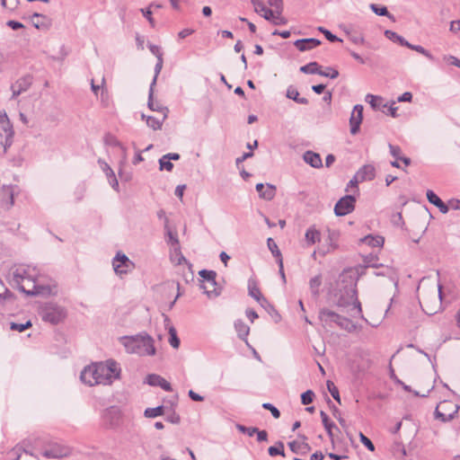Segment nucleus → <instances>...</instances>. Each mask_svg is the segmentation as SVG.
I'll use <instances>...</instances> for the list:
<instances>
[{
	"instance_id": "obj_1",
	"label": "nucleus",
	"mask_w": 460,
	"mask_h": 460,
	"mask_svg": "<svg viewBox=\"0 0 460 460\" xmlns=\"http://www.w3.org/2000/svg\"><path fill=\"white\" fill-rule=\"evenodd\" d=\"M333 301L342 313L350 316H359L362 314L361 305L358 299L357 279L349 271L342 272L333 290Z\"/></svg>"
},
{
	"instance_id": "obj_2",
	"label": "nucleus",
	"mask_w": 460,
	"mask_h": 460,
	"mask_svg": "<svg viewBox=\"0 0 460 460\" xmlns=\"http://www.w3.org/2000/svg\"><path fill=\"white\" fill-rule=\"evenodd\" d=\"M128 353L154 356L156 352L154 339L146 332L122 336L119 339Z\"/></svg>"
},
{
	"instance_id": "obj_3",
	"label": "nucleus",
	"mask_w": 460,
	"mask_h": 460,
	"mask_svg": "<svg viewBox=\"0 0 460 460\" xmlns=\"http://www.w3.org/2000/svg\"><path fill=\"white\" fill-rule=\"evenodd\" d=\"M94 367L99 385H111L115 379L119 377L120 367L112 359L107 360L105 363H94Z\"/></svg>"
},
{
	"instance_id": "obj_4",
	"label": "nucleus",
	"mask_w": 460,
	"mask_h": 460,
	"mask_svg": "<svg viewBox=\"0 0 460 460\" xmlns=\"http://www.w3.org/2000/svg\"><path fill=\"white\" fill-rule=\"evenodd\" d=\"M39 314L43 322L57 325L66 318L67 312L64 306L57 303L48 302L40 307Z\"/></svg>"
},
{
	"instance_id": "obj_5",
	"label": "nucleus",
	"mask_w": 460,
	"mask_h": 460,
	"mask_svg": "<svg viewBox=\"0 0 460 460\" xmlns=\"http://www.w3.org/2000/svg\"><path fill=\"white\" fill-rule=\"evenodd\" d=\"M319 318L326 325L336 323L340 328L348 332H352L356 328L355 324L349 318L327 308L320 310Z\"/></svg>"
},
{
	"instance_id": "obj_6",
	"label": "nucleus",
	"mask_w": 460,
	"mask_h": 460,
	"mask_svg": "<svg viewBox=\"0 0 460 460\" xmlns=\"http://www.w3.org/2000/svg\"><path fill=\"white\" fill-rule=\"evenodd\" d=\"M14 129L5 111H0V146L3 148V154L13 143Z\"/></svg>"
},
{
	"instance_id": "obj_7",
	"label": "nucleus",
	"mask_w": 460,
	"mask_h": 460,
	"mask_svg": "<svg viewBox=\"0 0 460 460\" xmlns=\"http://www.w3.org/2000/svg\"><path fill=\"white\" fill-rule=\"evenodd\" d=\"M19 290L30 296H49L57 295L58 286L55 281H50L48 284L34 282L31 289L27 290L21 286Z\"/></svg>"
},
{
	"instance_id": "obj_8",
	"label": "nucleus",
	"mask_w": 460,
	"mask_h": 460,
	"mask_svg": "<svg viewBox=\"0 0 460 460\" xmlns=\"http://www.w3.org/2000/svg\"><path fill=\"white\" fill-rule=\"evenodd\" d=\"M460 406L450 401H444L437 406L435 410V418L443 422H448L454 420L459 411Z\"/></svg>"
},
{
	"instance_id": "obj_9",
	"label": "nucleus",
	"mask_w": 460,
	"mask_h": 460,
	"mask_svg": "<svg viewBox=\"0 0 460 460\" xmlns=\"http://www.w3.org/2000/svg\"><path fill=\"white\" fill-rule=\"evenodd\" d=\"M122 413L118 406L106 408L102 413V420L105 427L115 429L120 425Z\"/></svg>"
},
{
	"instance_id": "obj_10",
	"label": "nucleus",
	"mask_w": 460,
	"mask_h": 460,
	"mask_svg": "<svg viewBox=\"0 0 460 460\" xmlns=\"http://www.w3.org/2000/svg\"><path fill=\"white\" fill-rule=\"evenodd\" d=\"M71 448L67 446L51 442L47 445L42 452V456L47 458H62L69 456Z\"/></svg>"
},
{
	"instance_id": "obj_11",
	"label": "nucleus",
	"mask_w": 460,
	"mask_h": 460,
	"mask_svg": "<svg viewBox=\"0 0 460 460\" xmlns=\"http://www.w3.org/2000/svg\"><path fill=\"white\" fill-rule=\"evenodd\" d=\"M261 17H263L273 25H285L288 22V20L282 16V12H279V10L272 7H267L261 2Z\"/></svg>"
},
{
	"instance_id": "obj_12",
	"label": "nucleus",
	"mask_w": 460,
	"mask_h": 460,
	"mask_svg": "<svg viewBox=\"0 0 460 460\" xmlns=\"http://www.w3.org/2000/svg\"><path fill=\"white\" fill-rule=\"evenodd\" d=\"M356 198L353 195H345L341 198L334 206V213L338 217H343L351 213L355 208Z\"/></svg>"
},
{
	"instance_id": "obj_13",
	"label": "nucleus",
	"mask_w": 460,
	"mask_h": 460,
	"mask_svg": "<svg viewBox=\"0 0 460 460\" xmlns=\"http://www.w3.org/2000/svg\"><path fill=\"white\" fill-rule=\"evenodd\" d=\"M112 266L115 273L121 276L128 273L134 268V263L126 254L118 252L112 260Z\"/></svg>"
},
{
	"instance_id": "obj_14",
	"label": "nucleus",
	"mask_w": 460,
	"mask_h": 460,
	"mask_svg": "<svg viewBox=\"0 0 460 460\" xmlns=\"http://www.w3.org/2000/svg\"><path fill=\"white\" fill-rule=\"evenodd\" d=\"M32 82L33 76L27 74L12 84V99H16L20 94L26 92L32 84Z\"/></svg>"
},
{
	"instance_id": "obj_15",
	"label": "nucleus",
	"mask_w": 460,
	"mask_h": 460,
	"mask_svg": "<svg viewBox=\"0 0 460 460\" xmlns=\"http://www.w3.org/2000/svg\"><path fill=\"white\" fill-rule=\"evenodd\" d=\"M363 111L364 108L361 104H357L354 106L350 118H349V126H350V134L357 135L360 130V125L363 120Z\"/></svg>"
},
{
	"instance_id": "obj_16",
	"label": "nucleus",
	"mask_w": 460,
	"mask_h": 460,
	"mask_svg": "<svg viewBox=\"0 0 460 460\" xmlns=\"http://www.w3.org/2000/svg\"><path fill=\"white\" fill-rule=\"evenodd\" d=\"M17 189H18L17 186H4L3 187V189L0 192V195L2 196L1 205L6 210H9L14 205V195L16 193Z\"/></svg>"
},
{
	"instance_id": "obj_17",
	"label": "nucleus",
	"mask_w": 460,
	"mask_h": 460,
	"mask_svg": "<svg viewBox=\"0 0 460 460\" xmlns=\"http://www.w3.org/2000/svg\"><path fill=\"white\" fill-rule=\"evenodd\" d=\"M145 383L149 385L150 386H159L166 392L172 391L171 384L157 374H148L146 376Z\"/></svg>"
},
{
	"instance_id": "obj_18",
	"label": "nucleus",
	"mask_w": 460,
	"mask_h": 460,
	"mask_svg": "<svg viewBox=\"0 0 460 460\" xmlns=\"http://www.w3.org/2000/svg\"><path fill=\"white\" fill-rule=\"evenodd\" d=\"M32 25L41 31H48L52 26V20L45 14L34 13L31 15Z\"/></svg>"
},
{
	"instance_id": "obj_19",
	"label": "nucleus",
	"mask_w": 460,
	"mask_h": 460,
	"mask_svg": "<svg viewBox=\"0 0 460 460\" xmlns=\"http://www.w3.org/2000/svg\"><path fill=\"white\" fill-rule=\"evenodd\" d=\"M94 368V364H92L83 369L80 375V379L83 383L89 385L90 386L99 385Z\"/></svg>"
},
{
	"instance_id": "obj_20",
	"label": "nucleus",
	"mask_w": 460,
	"mask_h": 460,
	"mask_svg": "<svg viewBox=\"0 0 460 460\" xmlns=\"http://www.w3.org/2000/svg\"><path fill=\"white\" fill-rule=\"evenodd\" d=\"M320 44L321 40L314 38L299 39L294 42V46L302 52L313 49Z\"/></svg>"
},
{
	"instance_id": "obj_21",
	"label": "nucleus",
	"mask_w": 460,
	"mask_h": 460,
	"mask_svg": "<svg viewBox=\"0 0 460 460\" xmlns=\"http://www.w3.org/2000/svg\"><path fill=\"white\" fill-rule=\"evenodd\" d=\"M298 437L301 438L303 441L301 443L291 441L288 443V447L293 453L305 455L311 450V447L305 441L307 438L305 435L298 434Z\"/></svg>"
},
{
	"instance_id": "obj_22",
	"label": "nucleus",
	"mask_w": 460,
	"mask_h": 460,
	"mask_svg": "<svg viewBox=\"0 0 460 460\" xmlns=\"http://www.w3.org/2000/svg\"><path fill=\"white\" fill-rule=\"evenodd\" d=\"M427 199L429 203L436 206L439 211L443 214H447L449 211V206H447L445 202L431 190H428L426 192Z\"/></svg>"
},
{
	"instance_id": "obj_23",
	"label": "nucleus",
	"mask_w": 460,
	"mask_h": 460,
	"mask_svg": "<svg viewBox=\"0 0 460 460\" xmlns=\"http://www.w3.org/2000/svg\"><path fill=\"white\" fill-rule=\"evenodd\" d=\"M365 100L370 104L374 111H382V112H385V109L388 106V102H384V99L381 96L367 93Z\"/></svg>"
},
{
	"instance_id": "obj_24",
	"label": "nucleus",
	"mask_w": 460,
	"mask_h": 460,
	"mask_svg": "<svg viewBox=\"0 0 460 460\" xmlns=\"http://www.w3.org/2000/svg\"><path fill=\"white\" fill-rule=\"evenodd\" d=\"M320 416L322 419L323 425L331 439V442L332 444V447H334V435L332 432V429H336L339 431L338 427L335 425L334 422L331 421L329 419V416L327 413L323 411H320Z\"/></svg>"
},
{
	"instance_id": "obj_25",
	"label": "nucleus",
	"mask_w": 460,
	"mask_h": 460,
	"mask_svg": "<svg viewBox=\"0 0 460 460\" xmlns=\"http://www.w3.org/2000/svg\"><path fill=\"white\" fill-rule=\"evenodd\" d=\"M357 178L360 181H371L376 176L375 167L371 164L363 165L357 172Z\"/></svg>"
},
{
	"instance_id": "obj_26",
	"label": "nucleus",
	"mask_w": 460,
	"mask_h": 460,
	"mask_svg": "<svg viewBox=\"0 0 460 460\" xmlns=\"http://www.w3.org/2000/svg\"><path fill=\"white\" fill-rule=\"evenodd\" d=\"M304 161L314 168H320L323 166L321 155L314 151H306L303 155Z\"/></svg>"
},
{
	"instance_id": "obj_27",
	"label": "nucleus",
	"mask_w": 460,
	"mask_h": 460,
	"mask_svg": "<svg viewBox=\"0 0 460 460\" xmlns=\"http://www.w3.org/2000/svg\"><path fill=\"white\" fill-rule=\"evenodd\" d=\"M163 63H164V60H163V57H158L157 58V62L155 66V75H154V78L150 84V86H149V106L151 107L153 105V93H154V88L156 84V81H157V76L158 75L160 74L161 70H162V67H163Z\"/></svg>"
},
{
	"instance_id": "obj_28",
	"label": "nucleus",
	"mask_w": 460,
	"mask_h": 460,
	"mask_svg": "<svg viewBox=\"0 0 460 460\" xmlns=\"http://www.w3.org/2000/svg\"><path fill=\"white\" fill-rule=\"evenodd\" d=\"M261 307H263L267 313L270 315L272 321L278 323L281 320V315L279 312L271 305L267 299L261 294Z\"/></svg>"
},
{
	"instance_id": "obj_29",
	"label": "nucleus",
	"mask_w": 460,
	"mask_h": 460,
	"mask_svg": "<svg viewBox=\"0 0 460 460\" xmlns=\"http://www.w3.org/2000/svg\"><path fill=\"white\" fill-rule=\"evenodd\" d=\"M164 229L166 236V243L174 248L180 247V242L176 233H173L169 226V219L165 218Z\"/></svg>"
},
{
	"instance_id": "obj_30",
	"label": "nucleus",
	"mask_w": 460,
	"mask_h": 460,
	"mask_svg": "<svg viewBox=\"0 0 460 460\" xmlns=\"http://www.w3.org/2000/svg\"><path fill=\"white\" fill-rule=\"evenodd\" d=\"M305 238L307 245H313L320 242L321 233L315 226H310L305 232Z\"/></svg>"
},
{
	"instance_id": "obj_31",
	"label": "nucleus",
	"mask_w": 460,
	"mask_h": 460,
	"mask_svg": "<svg viewBox=\"0 0 460 460\" xmlns=\"http://www.w3.org/2000/svg\"><path fill=\"white\" fill-rule=\"evenodd\" d=\"M276 195V186L261 182V199L271 200Z\"/></svg>"
},
{
	"instance_id": "obj_32",
	"label": "nucleus",
	"mask_w": 460,
	"mask_h": 460,
	"mask_svg": "<svg viewBox=\"0 0 460 460\" xmlns=\"http://www.w3.org/2000/svg\"><path fill=\"white\" fill-rule=\"evenodd\" d=\"M363 243H366L371 247H382L385 243L384 237L380 235L373 236L371 234L363 237L360 240Z\"/></svg>"
},
{
	"instance_id": "obj_33",
	"label": "nucleus",
	"mask_w": 460,
	"mask_h": 460,
	"mask_svg": "<svg viewBox=\"0 0 460 460\" xmlns=\"http://www.w3.org/2000/svg\"><path fill=\"white\" fill-rule=\"evenodd\" d=\"M385 36L391 41L398 43L402 47H407L409 45V41H407L403 37L391 30H386L385 31Z\"/></svg>"
},
{
	"instance_id": "obj_34",
	"label": "nucleus",
	"mask_w": 460,
	"mask_h": 460,
	"mask_svg": "<svg viewBox=\"0 0 460 460\" xmlns=\"http://www.w3.org/2000/svg\"><path fill=\"white\" fill-rule=\"evenodd\" d=\"M234 329L241 340H245L249 334L250 328L242 320H236L234 322Z\"/></svg>"
},
{
	"instance_id": "obj_35",
	"label": "nucleus",
	"mask_w": 460,
	"mask_h": 460,
	"mask_svg": "<svg viewBox=\"0 0 460 460\" xmlns=\"http://www.w3.org/2000/svg\"><path fill=\"white\" fill-rule=\"evenodd\" d=\"M199 275L202 279V281H207V282L210 283L212 286H216V284H217L216 271L204 269V270H199Z\"/></svg>"
},
{
	"instance_id": "obj_36",
	"label": "nucleus",
	"mask_w": 460,
	"mask_h": 460,
	"mask_svg": "<svg viewBox=\"0 0 460 460\" xmlns=\"http://www.w3.org/2000/svg\"><path fill=\"white\" fill-rule=\"evenodd\" d=\"M322 285V276L316 275L314 278H312L309 281L310 290L314 296H318L320 291L319 288Z\"/></svg>"
},
{
	"instance_id": "obj_37",
	"label": "nucleus",
	"mask_w": 460,
	"mask_h": 460,
	"mask_svg": "<svg viewBox=\"0 0 460 460\" xmlns=\"http://www.w3.org/2000/svg\"><path fill=\"white\" fill-rule=\"evenodd\" d=\"M320 68L321 66L317 62L314 61L302 66L300 67V71L304 74L318 75Z\"/></svg>"
},
{
	"instance_id": "obj_38",
	"label": "nucleus",
	"mask_w": 460,
	"mask_h": 460,
	"mask_svg": "<svg viewBox=\"0 0 460 460\" xmlns=\"http://www.w3.org/2000/svg\"><path fill=\"white\" fill-rule=\"evenodd\" d=\"M164 414V406L159 405L155 408H146L144 411V415L146 418H156Z\"/></svg>"
},
{
	"instance_id": "obj_39",
	"label": "nucleus",
	"mask_w": 460,
	"mask_h": 460,
	"mask_svg": "<svg viewBox=\"0 0 460 460\" xmlns=\"http://www.w3.org/2000/svg\"><path fill=\"white\" fill-rule=\"evenodd\" d=\"M270 456H285L284 444L281 441L277 442L274 446H271L268 449Z\"/></svg>"
},
{
	"instance_id": "obj_40",
	"label": "nucleus",
	"mask_w": 460,
	"mask_h": 460,
	"mask_svg": "<svg viewBox=\"0 0 460 460\" xmlns=\"http://www.w3.org/2000/svg\"><path fill=\"white\" fill-rule=\"evenodd\" d=\"M370 9L379 16H386L388 18H393V15L389 13L388 9L385 5H378L376 4H371Z\"/></svg>"
},
{
	"instance_id": "obj_41",
	"label": "nucleus",
	"mask_w": 460,
	"mask_h": 460,
	"mask_svg": "<svg viewBox=\"0 0 460 460\" xmlns=\"http://www.w3.org/2000/svg\"><path fill=\"white\" fill-rule=\"evenodd\" d=\"M169 343L170 345L173 348V349H178L180 344H181V341L177 335V332H176V329L173 327V326H170L169 328Z\"/></svg>"
},
{
	"instance_id": "obj_42",
	"label": "nucleus",
	"mask_w": 460,
	"mask_h": 460,
	"mask_svg": "<svg viewBox=\"0 0 460 460\" xmlns=\"http://www.w3.org/2000/svg\"><path fill=\"white\" fill-rule=\"evenodd\" d=\"M248 291L249 295L259 302V288L257 287V281L253 278H251L248 281Z\"/></svg>"
},
{
	"instance_id": "obj_43",
	"label": "nucleus",
	"mask_w": 460,
	"mask_h": 460,
	"mask_svg": "<svg viewBox=\"0 0 460 460\" xmlns=\"http://www.w3.org/2000/svg\"><path fill=\"white\" fill-rule=\"evenodd\" d=\"M406 48L415 50L416 52L425 56L431 61H433L435 59L434 56L420 45H413L409 42V45Z\"/></svg>"
},
{
	"instance_id": "obj_44",
	"label": "nucleus",
	"mask_w": 460,
	"mask_h": 460,
	"mask_svg": "<svg viewBox=\"0 0 460 460\" xmlns=\"http://www.w3.org/2000/svg\"><path fill=\"white\" fill-rule=\"evenodd\" d=\"M158 163L160 171L172 172L174 167L173 164L166 158L165 155L159 159Z\"/></svg>"
},
{
	"instance_id": "obj_45",
	"label": "nucleus",
	"mask_w": 460,
	"mask_h": 460,
	"mask_svg": "<svg viewBox=\"0 0 460 460\" xmlns=\"http://www.w3.org/2000/svg\"><path fill=\"white\" fill-rule=\"evenodd\" d=\"M164 121L163 118L158 119L153 116L146 117V125L154 130L161 129Z\"/></svg>"
},
{
	"instance_id": "obj_46",
	"label": "nucleus",
	"mask_w": 460,
	"mask_h": 460,
	"mask_svg": "<svg viewBox=\"0 0 460 460\" xmlns=\"http://www.w3.org/2000/svg\"><path fill=\"white\" fill-rule=\"evenodd\" d=\"M318 75L331 79H335L339 76V71L332 66L326 67L325 70H323L321 67Z\"/></svg>"
},
{
	"instance_id": "obj_47",
	"label": "nucleus",
	"mask_w": 460,
	"mask_h": 460,
	"mask_svg": "<svg viewBox=\"0 0 460 460\" xmlns=\"http://www.w3.org/2000/svg\"><path fill=\"white\" fill-rule=\"evenodd\" d=\"M267 244L269 250L271 252L272 255L279 260L281 257V252L276 243V242L272 238H268Z\"/></svg>"
},
{
	"instance_id": "obj_48",
	"label": "nucleus",
	"mask_w": 460,
	"mask_h": 460,
	"mask_svg": "<svg viewBox=\"0 0 460 460\" xmlns=\"http://www.w3.org/2000/svg\"><path fill=\"white\" fill-rule=\"evenodd\" d=\"M327 389L330 392L332 398L341 404V401L339 389L337 388V386L334 385L333 382L327 381Z\"/></svg>"
},
{
	"instance_id": "obj_49",
	"label": "nucleus",
	"mask_w": 460,
	"mask_h": 460,
	"mask_svg": "<svg viewBox=\"0 0 460 460\" xmlns=\"http://www.w3.org/2000/svg\"><path fill=\"white\" fill-rule=\"evenodd\" d=\"M103 142L106 146H116V147H119L121 146V142L119 141L117 139V137L111 134V133H106L104 137H103Z\"/></svg>"
},
{
	"instance_id": "obj_50",
	"label": "nucleus",
	"mask_w": 460,
	"mask_h": 460,
	"mask_svg": "<svg viewBox=\"0 0 460 460\" xmlns=\"http://www.w3.org/2000/svg\"><path fill=\"white\" fill-rule=\"evenodd\" d=\"M31 325H32V323H31V322L30 320L27 321L24 323H17L12 322L10 323V329L12 331H16L18 332H22L26 331L27 329L31 328Z\"/></svg>"
},
{
	"instance_id": "obj_51",
	"label": "nucleus",
	"mask_w": 460,
	"mask_h": 460,
	"mask_svg": "<svg viewBox=\"0 0 460 460\" xmlns=\"http://www.w3.org/2000/svg\"><path fill=\"white\" fill-rule=\"evenodd\" d=\"M147 107L151 111L162 112L163 113V120H165L167 119L168 112H169V110L167 107L162 106L160 104H156V103H155L154 101H153V105L150 107L149 106V99L147 100Z\"/></svg>"
},
{
	"instance_id": "obj_52",
	"label": "nucleus",
	"mask_w": 460,
	"mask_h": 460,
	"mask_svg": "<svg viewBox=\"0 0 460 460\" xmlns=\"http://www.w3.org/2000/svg\"><path fill=\"white\" fill-rule=\"evenodd\" d=\"M26 446H27V442L25 440H23L21 443L17 444L12 449V452L15 453L16 456L18 455V453H20L21 455H22V453H24L26 455H30L31 456H34V455L26 448Z\"/></svg>"
},
{
	"instance_id": "obj_53",
	"label": "nucleus",
	"mask_w": 460,
	"mask_h": 460,
	"mask_svg": "<svg viewBox=\"0 0 460 460\" xmlns=\"http://www.w3.org/2000/svg\"><path fill=\"white\" fill-rule=\"evenodd\" d=\"M314 393L312 390H307L301 394V403L304 405H309L314 402Z\"/></svg>"
},
{
	"instance_id": "obj_54",
	"label": "nucleus",
	"mask_w": 460,
	"mask_h": 460,
	"mask_svg": "<svg viewBox=\"0 0 460 460\" xmlns=\"http://www.w3.org/2000/svg\"><path fill=\"white\" fill-rule=\"evenodd\" d=\"M237 428L243 433H246L250 437H252V436L256 435L257 436V440L259 441V428H257V427L247 428V427L243 426V425H237Z\"/></svg>"
},
{
	"instance_id": "obj_55",
	"label": "nucleus",
	"mask_w": 460,
	"mask_h": 460,
	"mask_svg": "<svg viewBox=\"0 0 460 460\" xmlns=\"http://www.w3.org/2000/svg\"><path fill=\"white\" fill-rule=\"evenodd\" d=\"M0 286H3V281L1 279H0ZM0 299L12 302L16 299V296L12 291H10L8 288H4V292L0 293Z\"/></svg>"
},
{
	"instance_id": "obj_56",
	"label": "nucleus",
	"mask_w": 460,
	"mask_h": 460,
	"mask_svg": "<svg viewBox=\"0 0 460 460\" xmlns=\"http://www.w3.org/2000/svg\"><path fill=\"white\" fill-rule=\"evenodd\" d=\"M261 407L270 411L274 419H279L280 417V411L273 404L270 402H264L261 404Z\"/></svg>"
},
{
	"instance_id": "obj_57",
	"label": "nucleus",
	"mask_w": 460,
	"mask_h": 460,
	"mask_svg": "<svg viewBox=\"0 0 460 460\" xmlns=\"http://www.w3.org/2000/svg\"><path fill=\"white\" fill-rule=\"evenodd\" d=\"M359 436V440L360 442L371 452H374L375 451V445L373 444V442L367 437L365 436L362 432H359L358 434Z\"/></svg>"
},
{
	"instance_id": "obj_58",
	"label": "nucleus",
	"mask_w": 460,
	"mask_h": 460,
	"mask_svg": "<svg viewBox=\"0 0 460 460\" xmlns=\"http://www.w3.org/2000/svg\"><path fill=\"white\" fill-rule=\"evenodd\" d=\"M319 31L322 33H323L326 40H328L331 42L341 41V40L339 37H337L336 35L332 33L329 30L325 29L323 27H319Z\"/></svg>"
},
{
	"instance_id": "obj_59",
	"label": "nucleus",
	"mask_w": 460,
	"mask_h": 460,
	"mask_svg": "<svg viewBox=\"0 0 460 460\" xmlns=\"http://www.w3.org/2000/svg\"><path fill=\"white\" fill-rule=\"evenodd\" d=\"M395 103L396 102L394 101H392V102L390 104L388 103V106L385 109V113L390 115L393 118H397L398 117V114H397L398 108L395 106Z\"/></svg>"
},
{
	"instance_id": "obj_60",
	"label": "nucleus",
	"mask_w": 460,
	"mask_h": 460,
	"mask_svg": "<svg viewBox=\"0 0 460 460\" xmlns=\"http://www.w3.org/2000/svg\"><path fill=\"white\" fill-rule=\"evenodd\" d=\"M388 147H389L391 155L393 157H394L396 160H399L402 157V155H401L402 149L399 146H394L392 144H389Z\"/></svg>"
},
{
	"instance_id": "obj_61",
	"label": "nucleus",
	"mask_w": 460,
	"mask_h": 460,
	"mask_svg": "<svg viewBox=\"0 0 460 460\" xmlns=\"http://www.w3.org/2000/svg\"><path fill=\"white\" fill-rule=\"evenodd\" d=\"M175 252V259L173 260L177 265H181L183 262H188L186 258L183 256V254L181 252V248L177 247L174 248Z\"/></svg>"
},
{
	"instance_id": "obj_62",
	"label": "nucleus",
	"mask_w": 460,
	"mask_h": 460,
	"mask_svg": "<svg viewBox=\"0 0 460 460\" xmlns=\"http://www.w3.org/2000/svg\"><path fill=\"white\" fill-rule=\"evenodd\" d=\"M287 97L296 102V100L299 98V93L294 86L290 85L287 90Z\"/></svg>"
},
{
	"instance_id": "obj_63",
	"label": "nucleus",
	"mask_w": 460,
	"mask_h": 460,
	"mask_svg": "<svg viewBox=\"0 0 460 460\" xmlns=\"http://www.w3.org/2000/svg\"><path fill=\"white\" fill-rule=\"evenodd\" d=\"M98 163L102 164V170L105 172L108 178L114 177L115 173L107 163L102 159H99Z\"/></svg>"
},
{
	"instance_id": "obj_64",
	"label": "nucleus",
	"mask_w": 460,
	"mask_h": 460,
	"mask_svg": "<svg viewBox=\"0 0 460 460\" xmlns=\"http://www.w3.org/2000/svg\"><path fill=\"white\" fill-rule=\"evenodd\" d=\"M141 12L143 13V15L146 18V20L148 21V22L150 23V25L152 27H155V20L154 18L152 17V11L150 9V7H147L146 9H141Z\"/></svg>"
}]
</instances>
